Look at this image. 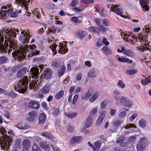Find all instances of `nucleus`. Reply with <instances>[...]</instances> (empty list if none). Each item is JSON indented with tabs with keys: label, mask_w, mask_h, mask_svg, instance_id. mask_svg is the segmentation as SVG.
<instances>
[{
	"label": "nucleus",
	"mask_w": 151,
	"mask_h": 151,
	"mask_svg": "<svg viewBox=\"0 0 151 151\" xmlns=\"http://www.w3.org/2000/svg\"><path fill=\"white\" fill-rule=\"evenodd\" d=\"M24 74L20 70H19L17 73V76L19 78H21L19 80L16 85L15 90L21 93H24L26 91V90L28 88V77L24 76Z\"/></svg>",
	"instance_id": "1"
},
{
	"label": "nucleus",
	"mask_w": 151,
	"mask_h": 151,
	"mask_svg": "<svg viewBox=\"0 0 151 151\" xmlns=\"http://www.w3.org/2000/svg\"><path fill=\"white\" fill-rule=\"evenodd\" d=\"M1 32L0 31V52L1 53H4L6 54L8 53L9 55V53L12 51V49H13V50H14L15 47L13 45H10L9 47V48L8 50L9 44L7 42H6L5 41L4 44H3L4 38L3 35H2V33H4L3 31H2Z\"/></svg>",
	"instance_id": "2"
},
{
	"label": "nucleus",
	"mask_w": 151,
	"mask_h": 151,
	"mask_svg": "<svg viewBox=\"0 0 151 151\" xmlns=\"http://www.w3.org/2000/svg\"><path fill=\"white\" fill-rule=\"evenodd\" d=\"M17 10H3L1 11V14L2 19H5L9 17L12 18L16 17L18 14Z\"/></svg>",
	"instance_id": "3"
},
{
	"label": "nucleus",
	"mask_w": 151,
	"mask_h": 151,
	"mask_svg": "<svg viewBox=\"0 0 151 151\" xmlns=\"http://www.w3.org/2000/svg\"><path fill=\"white\" fill-rule=\"evenodd\" d=\"M8 133L9 135H8L7 134L5 136L4 143V147L7 149L9 148L11 143L12 141L13 138L15 136L14 132L12 130L8 131Z\"/></svg>",
	"instance_id": "4"
},
{
	"label": "nucleus",
	"mask_w": 151,
	"mask_h": 151,
	"mask_svg": "<svg viewBox=\"0 0 151 151\" xmlns=\"http://www.w3.org/2000/svg\"><path fill=\"white\" fill-rule=\"evenodd\" d=\"M5 32L4 34L5 38L6 39L8 40L10 44H12V42H14L12 41L13 37H16V33L14 30L12 29H6V30H5Z\"/></svg>",
	"instance_id": "5"
},
{
	"label": "nucleus",
	"mask_w": 151,
	"mask_h": 151,
	"mask_svg": "<svg viewBox=\"0 0 151 151\" xmlns=\"http://www.w3.org/2000/svg\"><path fill=\"white\" fill-rule=\"evenodd\" d=\"M119 104L120 103L121 105H123L128 108L132 106V102L131 100L123 96L119 97V99L118 100Z\"/></svg>",
	"instance_id": "6"
},
{
	"label": "nucleus",
	"mask_w": 151,
	"mask_h": 151,
	"mask_svg": "<svg viewBox=\"0 0 151 151\" xmlns=\"http://www.w3.org/2000/svg\"><path fill=\"white\" fill-rule=\"evenodd\" d=\"M30 32L28 34L27 32H26L24 35L20 36L19 39L23 44H28L29 42V40L30 37Z\"/></svg>",
	"instance_id": "7"
},
{
	"label": "nucleus",
	"mask_w": 151,
	"mask_h": 151,
	"mask_svg": "<svg viewBox=\"0 0 151 151\" xmlns=\"http://www.w3.org/2000/svg\"><path fill=\"white\" fill-rule=\"evenodd\" d=\"M52 75V70L50 68H47L44 70L42 77L46 80H48L51 78Z\"/></svg>",
	"instance_id": "8"
},
{
	"label": "nucleus",
	"mask_w": 151,
	"mask_h": 151,
	"mask_svg": "<svg viewBox=\"0 0 151 151\" xmlns=\"http://www.w3.org/2000/svg\"><path fill=\"white\" fill-rule=\"evenodd\" d=\"M146 140L144 138H142L138 142L137 146V151H142L145 149L147 146Z\"/></svg>",
	"instance_id": "9"
},
{
	"label": "nucleus",
	"mask_w": 151,
	"mask_h": 151,
	"mask_svg": "<svg viewBox=\"0 0 151 151\" xmlns=\"http://www.w3.org/2000/svg\"><path fill=\"white\" fill-rule=\"evenodd\" d=\"M99 73V71L96 68H92L89 70L87 73V76L88 77L93 78L98 76Z\"/></svg>",
	"instance_id": "10"
},
{
	"label": "nucleus",
	"mask_w": 151,
	"mask_h": 151,
	"mask_svg": "<svg viewBox=\"0 0 151 151\" xmlns=\"http://www.w3.org/2000/svg\"><path fill=\"white\" fill-rule=\"evenodd\" d=\"M15 2L18 6L21 7L23 9H27V4L26 0H15Z\"/></svg>",
	"instance_id": "11"
},
{
	"label": "nucleus",
	"mask_w": 151,
	"mask_h": 151,
	"mask_svg": "<svg viewBox=\"0 0 151 151\" xmlns=\"http://www.w3.org/2000/svg\"><path fill=\"white\" fill-rule=\"evenodd\" d=\"M38 116L37 112L35 111H32L28 113L27 119L29 121H32L37 118Z\"/></svg>",
	"instance_id": "12"
},
{
	"label": "nucleus",
	"mask_w": 151,
	"mask_h": 151,
	"mask_svg": "<svg viewBox=\"0 0 151 151\" xmlns=\"http://www.w3.org/2000/svg\"><path fill=\"white\" fill-rule=\"evenodd\" d=\"M77 37L81 40L84 38L87 35V33L86 31L80 29H77Z\"/></svg>",
	"instance_id": "13"
},
{
	"label": "nucleus",
	"mask_w": 151,
	"mask_h": 151,
	"mask_svg": "<svg viewBox=\"0 0 151 151\" xmlns=\"http://www.w3.org/2000/svg\"><path fill=\"white\" fill-rule=\"evenodd\" d=\"M31 73L32 75V77L34 78V77L37 78L38 75L39 73V70L37 66L36 67H33L31 68L30 70Z\"/></svg>",
	"instance_id": "14"
},
{
	"label": "nucleus",
	"mask_w": 151,
	"mask_h": 151,
	"mask_svg": "<svg viewBox=\"0 0 151 151\" xmlns=\"http://www.w3.org/2000/svg\"><path fill=\"white\" fill-rule=\"evenodd\" d=\"M100 115L99 117L96 122V125L99 126L105 117L106 112L105 111H102L100 112Z\"/></svg>",
	"instance_id": "15"
},
{
	"label": "nucleus",
	"mask_w": 151,
	"mask_h": 151,
	"mask_svg": "<svg viewBox=\"0 0 151 151\" xmlns=\"http://www.w3.org/2000/svg\"><path fill=\"white\" fill-rule=\"evenodd\" d=\"M82 139V137L81 136H75L72 137L70 139V142L71 144L73 145L76 143H78L81 142Z\"/></svg>",
	"instance_id": "16"
},
{
	"label": "nucleus",
	"mask_w": 151,
	"mask_h": 151,
	"mask_svg": "<svg viewBox=\"0 0 151 151\" xmlns=\"http://www.w3.org/2000/svg\"><path fill=\"white\" fill-rule=\"evenodd\" d=\"M40 106L38 103L36 101H31L28 104V106L29 108L34 109H39Z\"/></svg>",
	"instance_id": "17"
},
{
	"label": "nucleus",
	"mask_w": 151,
	"mask_h": 151,
	"mask_svg": "<svg viewBox=\"0 0 151 151\" xmlns=\"http://www.w3.org/2000/svg\"><path fill=\"white\" fill-rule=\"evenodd\" d=\"M46 116L44 113L40 114L39 116V122L40 125H42L45 123L46 119Z\"/></svg>",
	"instance_id": "18"
},
{
	"label": "nucleus",
	"mask_w": 151,
	"mask_h": 151,
	"mask_svg": "<svg viewBox=\"0 0 151 151\" xmlns=\"http://www.w3.org/2000/svg\"><path fill=\"white\" fill-rule=\"evenodd\" d=\"M22 145L23 149L27 150L31 146L30 142L28 139H24L22 142Z\"/></svg>",
	"instance_id": "19"
},
{
	"label": "nucleus",
	"mask_w": 151,
	"mask_h": 151,
	"mask_svg": "<svg viewBox=\"0 0 151 151\" xmlns=\"http://www.w3.org/2000/svg\"><path fill=\"white\" fill-rule=\"evenodd\" d=\"M40 147L43 149L45 150H49L50 148L47 142H41L39 144Z\"/></svg>",
	"instance_id": "20"
},
{
	"label": "nucleus",
	"mask_w": 151,
	"mask_h": 151,
	"mask_svg": "<svg viewBox=\"0 0 151 151\" xmlns=\"http://www.w3.org/2000/svg\"><path fill=\"white\" fill-rule=\"evenodd\" d=\"M114 94L113 96L114 98V99L116 100V104L118 106L119 104V103L118 102V100L119 99V97L120 96H119L120 95V93L117 90L115 89L114 90L113 92Z\"/></svg>",
	"instance_id": "21"
},
{
	"label": "nucleus",
	"mask_w": 151,
	"mask_h": 151,
	"mask_svg": "<svg viewBox=\"0 0 151 151\" xmlns=\"http://www.w3.org/2000/svg\"><path fill=\"white\" fill-rule=\"evenodd\" d=\"M139 2L142 8H143L145 9H149V8L147 4L149 2L148 0H140Z\"/></svg>",
	"instance_id": "22"
},
{
	"label": "nucleus",
	"mask_w": 151,
	"mask_h": 151,
	"mask_svg": "<svg viewBox=\"0 0 151 151\" xmlns=\"http://www.w3.org/2000/svg\"><path fill=\"white\" fill-rule=\"evenodd\" d=\"M101 142L100 141H96L94 143L92 149L93 151H98L100 148Z\"/></svg>",
	"instance_id": "23"
},
{
	"label": "nucleus",
	"mask_w": 151,
	"mask_h": 151,
	"mask_svg": "<svg viewBox=\"0 0 151 151\" xmlns=\"http://www.w3.org/2000/svg\"><path fill=\"white\" fill-rule=\"evenodd\" d=\"M59 49L58 52H59L61 51V52H62L63 53H65L67 52L68 49L67 47H65V46H64L61 42H59Z\"/></svg>",
	"instance_id": "24"
},
{
	"label": "nucleus",
	"mask_w": 151,
	"mask_h": 151,
	"mask_svg": "<svg viewBox=\"0 0 151 151\" xmlns=\"http://www.w3.org/2000/svg\"><path fill=\"white\" fill-rule=\"evenodd\" d=\"M65 67L63 65L61 66V68L59 69L58 72V76L59 77H61L64 73Z\"/></svg>",
	"instance_id": "25"
},
{
	"label": "nucleus",
	"mask_w": 151,
	"mask_h": 151,
	"mask_svg": "<svg viewBox=\"0 0 151 151\" xmlns=\"http://www.w3.org/2000/svg\"><path fill=\"white\" fill-rule=\"evenodd\" d=\"M89 31L91 32L99 34V28L96 27L91 26L88 28Z\"/></svg>",
	"instance_id": "26"
},
{
	"label": "nucleus",
	"mask_w": 151,
	"mask_h": 151,
	"mask_svg": "<svg viewBox=\"0 0 151 151\" xmlns=\"http://www.w3.org/2000/svg\"><path fill=\"white\" fill-rule=\"evenodd\" d=\"M117 60L121 62H126L129 63H132L133 62L132 60H129L126 57L123 58L119 57L117 58Z\"/></svg>",
	"instance_id": "27"
},
{
	"label": "nucleus",
	"mask_w": 151,
	"mask_h": 151,
	"mask_svg": "<svg viewBox=\"0 0 151 151\" xmlns=\"http://www.w3.org/2000/svg\"><path fill=\"white\" fill-rule=\"evenodd\" d=\"M8 58L6 56L3 55L0 57V64L6 63L8 62Z\"/></svg>",
	"instance_id": "28"
},
{
	"label": "nucleus",
	"mask_w": 151,
	"mask_h": 151,
	"mask_svg": "<svg viewBox=\"0 0 151 151\" xmlns=\"http://www.w3.org/2000/svg\"><path fill=\"white\" fill-rule=\"evenodd\" d=\"M16 127L19 129H25L28 127V126L25 122L19 124Z\"/></svg>",
	"instance_id": "29"
},
{
	"label": "nucleus",
	"mask_w": 151,
	"mask_h": 151,
	"mask_svg": "<svg viewBox=\"0 0 151 151\" xmlns=\"http://www.w3.org/2000/svg\"><path fill=\"white\" fill-rule=\"evenodd\" d=\"M37 81H38V78H35V80L32 81V82H31L29 85V88L30 89H32V88H35L36 87V86L37 84Z\"/></svg>",
	"instance_id": "30"
},
{
	"label": "nucleus",
	"mask_w": 151,
	"mask_h": 151,
	"mask_svg": "<svg viewBox=\"0 0 151 151\" xmlns=\"http://www.w3.org/2000/svg\"><path fill=\"white\" fill-rule=\"evenodd\" d=\"M123 54L130 57H133L135 55L133 52L129 50H126L125 51L123 52Z\"/></svg>",
	"instance_id": "31"
},
{
	"label": "nucleus",
	"mask_w": 151,
	"mask_h": 151,
	"mask_svg": "<svg viewBox=\"0 0 151 151\" xmlns=\"http://www.w3.org/2000/svg\"><path fill=\"white\" fill-rule=\"evenodd\" d=\"M41 135L49 139H51L53 137L52 134L47 132H43L42 133Z\"/></svg>",
	"instance_id": "32"
},
{
	"label": "nucleus",
	"mask_w": 151,
	"mask_h": 151,
	"mask_svg": "<svg viewBox=\"0 0 151 151\" xmlns=\"http://www.w3.org/2000/svg\"><path fill=\"white\" fill-rule=\"evenodd\" d=\"M99 34L100 32H105L109 30L107 27H105L102 24H101L99 28Z\"/></svg>",
	"instance_id": "33"
},
{
	"label": "nucleus",
	"mask_w": 151,
	"mask_h": 151,
	"mask_svg": "<svg viewBox=\"0 0 151 151\" xmlns=\"http://www.w3.org/2000/svg\"><path fill=\"white\" fill-rule=\"evenodd\" d=\"M99 94L98 92H95L89 101L91 102H93L99 96Z\"/></svg>",
	"instance_id": "34"
},
{
	"label": "nucleus",
	"mask_w": 151,
	"mask_h": 151,
	"mask_svg": "<svg viewBox=\"0 0 151 151\" xmlns=\"http://www.w3.org/2000/svg\"><path fill=\"white\" fill-rule=\"evenodd\" d=\"M48 31L50 32L49 34L52 33L53 34H55L56 32H58V30L56 27H52L49 28Z\"/></svg>",
	"instance_id": "35"
},
{
	"label": "nucleus",
	"mask_w": 151,
	"mask_h": 151,
	"mask_svg": "<svg viewBox=\"0 0 151 151\" xmlns=\"http://www.w3.org/2000/svg\"><path fill=\"white\" fill-rule=\"evenodd\" d=\"M18 54L17 55V58L19 61L24 59L25 58V55L23 54H22L21 52L20 53L19 52H17Z\"/></svg>",
	"instance_id": "36"
},
{
	"label": "nucleus",
	"mask_w": 151,
	"mask_h": 151,
	"mask_svg": "<svg viewBox=\"0 0 151 151\" xmlns=\"http://www.w3.org/2000/svg\"><path fill=\"white\" fill-rule=\"evenodd\" d=\"M137 69H132L127 70L126 73L127 74L131 75L137 73Z\"/></svg>",
	"instance_id": "37"
},
{
	"label": "nucleus",
	"mask_w": 151,
	"mask_h": 151,
	"mask_svg": "<svg viewBox=\"0 0 151 151\" xmlns=\"http://www.w3.org/2000/svg\"><path fill=\"white\" fill-rule=\"evenodd\" d=\"M139 124L140 126L142 128L145 127L146 126V121L143 119H141L139 120Z\"/></svg>",
	"instance_id": "38"
},
{
	"label": "nucleus",
	"mask_w": 151,
	"mask_h": 151,
	"mask_svg": "<svg viewBox=\"0 0 151 151\" xmlns=\"http://www.w3.org/2000/svg\"><path fill=\"white\" fill-rule=\"evenodd\" d=\"M104 51V53L106 54H111V50L107 47L105 46L101 49Z\"/></svg>",
	"instance_id": "39"
},
{
	"label": "nucleus",
	"mask_w": 151,
	"mask_h": 151,
	"mask_svg": "<svg viewBox=\"0 0 151 151\" xmlns=\"http://www.w3.org/2000/svg\"><path fill=\"white\" fill-rule=\"evenodd\" d=\"M108 104V102L106 100H103L101 104V108L102 109H104Z\"/></svg>",
	"instance_id": "40"
},
{
	"label": "nucleus",
	"mask_w": 151,
	"mask_h": 151,
	"mask_svg": "<svg viewBox=\"0 0 151 151\" xmlns=\"http://www.w3.org/2000/svg\"><path fill=\"white\" fill-rule=\"evenodd\" d=\"M102 22L101 24L105 26H108L110 25V22L107 19H105L102 20Z\"/></svg>",
	"instance_id": "41"
},
{
	"label": "nucleus",
	"mask_w": 151,
	"mask_h": 151,
	"mask_svg": "<svg viewBox=\"0 0 151 151\" xmlns=\"http://www.w3.org/2000/svg\"><path fill=\"white\" fill-rule=\"evenodd\" d=\"M132 38H133L134 39H135L136 41H137V38L138 40H142L143 39L144 37L142 35V34L139 33L138 35V37L136 36H134V35L132 37Z\"/></svg>",
	"instance_id": "42"
},
{
	"label": "nucleus",
	"mask_w": 151,
	"mask_h": 151,
	"mask_svg": "<svg viewBox=\"0 0 151 151\" xmlns=\"http://www.w3.org/2000/svg\"><path fill=\"white\" fill-rule=\"evenodd\" d=\"M52 112V114L54 116H57L59 115L60 113V109L59 108H54Z\"/></svg>",
	"instance_id": "43"
},
{
	"label": "nucleus",
	"mask_w": 151,
	"mask_h": 151,
	"mask_svg": "<svg viewBox=\"0 0 151 151\" xmlns=\"http://www.w3.org/2000/svg\"><path fill=\"white\" fill-rule=\"evenodd\" d=\"M0 132L1 134L3 135V138L4 141V137L6 135V131L5 129L2 127L1 128H0Z\"/></svg>",
	"instance_id": "44"
},
{
	"label": "nucleus",
	"mask_w": 151,
	"mask_h": 151,
	"mask_svg": "<svg viewBox=\"0 0 151 151\" xmlns=\"http://www.w3.org/2000/svg\"><path fill=\"white\" fill-rule=\"evenodd\" d=\"M64 93V91L61 90L55 96V98L57 99H59L63 96Z\"/></svg>",
	"instance_id": "45"
},
{
	"label": "nucleus",
	"mask_w": 151,
	"mask_h": 151,
	"mask_svg": "<svg viewBox=\"0 0 151 151\" xmlns=\"http://www.w3.org/2000/svg\"><path fill=\"white\" fill-rule=\"evenodd\" d=\"M32 149V151H41L40 148L35 144L33 145Z\"/></svg>",
	"instance_id": "46"
},
{
	"label": "nucleus",
	"mask_w": 151,
	"mask_h": 151,
	"mask_svg": "<svg viewBox=\"0 0 151 151\" xmlns=\"http://www.w3.org/2000/svg\"><path fill=\"white\" fill-rule=\"evenodd\" d=\"M81 2L86 4H90L93 3V0H80Z\"/></svg>",
	"instance_id": "47"
},
{
	"label": "nucleus",
	"mask_w": 151,
	"mask_h": 151,
	"mask_svg": "<svg viewBox=\"0 0 151 151\" xmlns=\"http://www.w3.org/2000/svg\"><path fill=\"white\" fill-rule=\"evenodd\" d=\"M50 90L48 86H45L42 89V91L43 93L46 94L48 93Z\"/></svg>",
	"instance_id": "48"
},
{
	"label": "nucleus",
	"mask_w": 151,
	"mask_h": 151,
	"mask_svg": "<svg viewBox=\"0 0 151 151\" xmlns=\"http://www.w3.org/2000/svg\"><path fill=\"white\" fill-rule=\"evenodd\" d=\"M101 21L102 20L100 18H96L94 19V22L98 26H99L100 25Z\"/></svg>",
	"instance_id": "49"
},
{
	"label": "nucleus",
	"mask_w": 151,
	"mask_h": 151,
	"mask_svg": "<svg viewBox=\"0 0 151 151\" xmlns=\"http://www.w3.org/2000/svg\"><path fill=\"white\" fill-rule=\"evenodd\" d=\"M117 85L120 88H124L125 86V85L124 83L121 80L119 81Z\"/></svg>",
	"instance_id": "50"
},
{
	"label": "nucleus",
	"mask_w": 151,
	"mask_h": 151,
	"mask_svg": "<svg viewBox=\"0 0 151 151\" xmlns=\"http://www.w3.org/2000/svg\"><path fill=\"white\" fill-rule=\"evenodd\" d=\"M151 81L148 78H146L145 79L142 80V83L143 85H146L150 83Z\"/></svg>",
	"instance_id": "51"
},
{
	"label": "nucleus",
	"mask_w": 151,
	"mask_h": 151,
	"mask_svg": "<svg viewBox=\"0 0 151 151\" xmlns=\"http://www.w3.org/2000/svg\"><path fill=\"white\" fill-rule=\"evenodd\" d=\"M93 92V89L91 88H90L87 93H86L88 98L92 95Z\"/></svg>",
	"instance_id": "52"
},
{
	"label": "nucleus",
	"mask_w": 151,
	"mask_h": 151,
	"mask_svg": "<svg viewBox=\"0 0 151 151\" xmlns=\"http://www.w3.org/2000/svg\"><path fill=\"white\" fill-rule=\"evenodd\" d=\"M127 115V113L124 111H122L119 114L118 116L119 117L124 118Z\"/></svg>",
	"instance_id": "53"
},
{
	"label": "nucleus",
	"mask_w": 151,
	"mask_h": 151,
	"mask_svg": "<svg viewBox=\"0 0 151 151\" xmlns=\"http://www.w3.org/2000/svg\"><path fill=\"white\" fill-rule=\"evenodd\" d=\"M77 114L75 112H73V113H69L68 114H66V116H67L68 117L70 118H73L77 116Z\"/></svg>",
	"instance_id": "54"
},
{
	"label": "nucleus",
	"mask_w": 151,
	"mask_h": 151,
	"mask_svg": "<svg viewBox=\"0 0 151 151\" xmlns=\"http://www.w3.org/2000/svg\"><path fill=\"white\" fill-rule=\"evenodd\" d=\"M9 95L11 98H13L17 96V94L13 91H11L9 92Z\"/></svg>",
	"instance_id": "55"
},
{
	"label": "nucleus",
	"mask_w": 151,
	"mask_h": 151,
	"mask_svg": "<svg viewBox=\"0 0 151 151\" xmlns=\"http://www.w3.org/2000/svg\"><path fill=\"white\" fill-rule=\"evenodd\" d=\"M111 11L114 12L117 14L118 15H119L122 17L123 12L122 10H111Z\"/></svg>",
	"instance_id": "56"
},
{
	"label": "nucleus",
	"mask_w": 151,
	"mask_h": 151,
	"mask_svg": "<svg viewBox=\"0 0 151 151\" xmlns=\"http://www.w3.org/2000/svg\"><path fill=\"white\" fill-rule=\"evenodd\" d=\"M137 116V114L136 113H134L129 118L130 120L131 121H132Z\"/></svg>",
	"instance_id": "57"
},
{
	"label": "nucleus",
	"mask_w": 151,
	"mask_h": 151,
	"mask_svg": "<svg viewBox=\"0 0 151 151\" xmlns=\"http://www.w3.org/2000/svg\"><path fill=\"white\" fill-rule=\"evenodd\" d=\"M78 2L76 0H73L70 3V5L71 7H74L77 5Z\"/></svg>",
	"instance_id": "58"
},
{
	"label": "nucleus",
	"mask_w": 151,
	"mask_h": 151,
	"mask_svg": "<svg viewBox=\"0 0 151 151\" xmlns=\"http://www.w3.org/2000/svg\"><path fill=\"white\" fill-rule=\"evenodd\" d=\"M57 46L58 45H57L53 43L51 45L49 46V48L52 51H54L55 50Z\"/></svg>",
	"instance_id": "59"
},
{
	"label": "nucleus",
	"mask_w": 151,
	"mask_h": 151,
	"mask_svg": "<svg viewBox=\"0 0 151 151\" xmlns=\"http://www.w3.org/2000/svg\"><path fill=\"white\" fill-rule=\"evenodd\" d=\"M30 51L34 55L39 54L40 52V51H38L37 50V49L30 50Z\"/></svg>",
	"instance_id": "60"
},
{
	"label": "nucleus",
	"mask_w": 151,
	"mask_h": 151,
	"mask_svg": "<svg viewBox=\"0 0 151 151\" xmlns=\"http://www.w3.org/2000/svg\"><path fill=\"white\" fill-rule=\"evenodd\" d=\"M30 51L34 55L39 54L40 52V51H38L37 50V49L30 50Z\"/></svg>",
	"instance_id": "61"
},
{
	"label": "nucleus",
	"mask_w": 151,
	"mask_h": 151,
	"mask_svg": "<svg viewBox=\"0 0 151 151\" xmlns=\"http://www.w3.org/2000/svg\"><path fill=\"white\" fill-rule=\"evenodd\" d=\"M51 65L54 67L57 68L58 67V63L57 61H53L52 62Z\"/></svg>",
	"instance_id": "62"
},
{
	"label": "nucleus",
	"mask_w": 151,
	"mask_h": 151,
	"mask_svg": "<svg viewBox=\"0 0 151 151\" xmlns=\"http://www.w3.org/2000/svg\"><path fill=\"white\" fill-rule=\"evenodd\" d=\"M131 127H133L134 128H136L137 127L135 124L133 125L132 124H129L127 125L125 127V128L126 129L129 128Z\"/></svg>",
	"instance_id": "63"
},
{
	"label": "nucleus",
	"mask_w": 151,
	"mask_h": 151,
	"mask_svg": "<svg viewBox=\"0 0 151 151\" xmlns=\"http://www.w3.org/2000/svg\"><path fill=\"white\" fill-rule=\"evenodd\" d=\"M67 129L68 131V132H72L74 131L73 127L70 125H69L68 126Z\"/></svg>",
	"instance_id": "64"
}]
</instances>
